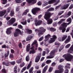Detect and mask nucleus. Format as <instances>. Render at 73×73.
Listing matches in <instances>:
<instances>
[{"label": "nucleus", "instance_id": "nucleus-23", "mask_svg": "<svg viewBox=\"0 0 73 73\" xmlns=\"http://www.w3.org/2000/svg\"><path fill=\"white\" fill-rule=\"evenodd\" d=\"M35 0H26V1L28 2V3H31V2L36 3V2H34L35 1Z\"/></svg>", "mask_w": 73, "mask_h": 73}, {"label": "nucleus", "instance_id": "nucleus-5", "mask_svg": "<svg viewBox=\"0 0 73 73\" xmlns=\"http://www.w3.org/2000/svg\"><path fill=\"white\" fill-rule=\"evenodd\" d=\"M37 43V42L36 40H35L34 42H33L32 44H31V46H32L33 45H35V46H34L30 48V49H35V50H36L37 49V47H38V44H36Z\"/></svg>", "mask_w": 73, "mask_h": 73}, {"label": "nucleus", "instance_id": "nucleus-9", "mask_svg": "<svg viewBox=\"0 0 73 73\" xmlns=\"http://www.w3.org/2000/svg\"><path fill=\"white\" fill-rule=\"evenodd\" d=\"M70 5V3H68L66 4V5H64L62 6L61 7V9H67L69 5Z\"/></svg>", "mask_w": 73, "mask_h": 73}, {"label": "nucleus", "instance_id": "nucleus-63", "mask_svg": "<svg viewBox=\"0 0 73 73\" xmlns=\"http://www.w3.org/2000/svg\"><path fill=\"white\" fill-rule=\"evenodd\" d=\"M41 2L40 1H39L38 3V5H41Z\"/></svg>", "mask_w": 73, "mask_h": 73}, {"label": "nucleus", "instance_id": "nucleus-11", "mask_svg": "<svg viewBox=\"0 0 73 73\" xmlns=\"http://www.w3.org/2000/svg\"><path fill=\"white\" fill-rule=\"evenodd\" d=\"M42 22V21H36L35 22V24L36 26H37V25H41V24Z\"/></svg>", "mask_w": 73, "mask_h": 73}, {"label": "nucleus", "instance_id": "nucleus-10", "mask_svg": "<svg viewBox=\"0 0 73 73\" xmlns=\"http://www.w3.org/2000/svg\"><path fill=\"white\" fill-rule=\"evenodd\" d=\"M13 28L12 27H10L7 29L6 31L7 34V35H10L12 33V31H11V30Z\"/></svg>", "mask_w": 73, "mask_h": 73}, {"label": "nucleus", "instance_id": "nucleus-43", "mask_svg": "<svg viewBox=\"0 0 73 73\" xmlns=\"http://www.w3.org/2000/svg\"><path fill=\"white\" fill-rule=\"evenodd\" d=\"M18 29V30H19V31H18V33H19V34H20V35H23V32H21V31H20V29Z\"/></svg>", "mask_w": 73, "mask_h": 73}, {"label": "nucleus", "instance_id": "nucleus-36", "mask_svg": "<svg viewBox=\"0 0 73 73\" xmlns=\"http://www.w3.org/2000/svg\"><path fill=\"white\" fill-rule=\"evenodd\" d=\"M51 62H52V61L51 60H48L46 62V64H50Z\"/></svg>", "mask_w": 73, "mask_h": 73}, {"label": "nucleus", "instance_id": "nucleus-45", "mask_svg": "<svg viewBox=\"0 0 73 73\" xmlns=\"http://www.w3.org/2000/svg\"><path fill=\"white\" fill-rule=\"evenodd\" d=\"M70 44H67L65 47V48L67 49L68 48H69V47H70Z\"/></svg>", "mask_w": 73, "mask_h": 73}, {"label": "nucleus", "instance_id": "nucleus-25", "mask_svg": "<svg viewBox=\"0 0 73 73\" xmlns=\"http://www.w3.org/2000/svg\"><path fill=\"white\" fill-rule=\"evenodd\" d=\"M9 54V51H7V53H5L4 54V56L5 57H7Z\"/></svg>", "mask_w": 73, "mask_h": 73}, {"label": "nucleus", "instance_id": "nucleus-15", "mask_svg": "<svg viewBox=\"0 0 73 73\" xmlns=\"http://www.w3.org/2000/svg\"><path fill=\"white\" fill-rule=\"evenodd\" d=\"M6 12V10L1 11L0 12V17H2V16H3L5 14Z\"/></svg>", "mask_w": 73, "mask_h": 73}, {"label": "nucleus", "instance_id": "nucleus-19", "mask_svg": "<svg viewBox=\"0 0 73 73\" xmlns=\"http://www.w3.org/2000/svg\"><path fill=\"white\" fill-rule=\"evenodd\" d=\"M56 1V0H51L49 1L48 2V4H53V3H55Z\"/></svg>", "mask_w": 73, "mask_h": 73}, {"label": "nucleus", "instance_id": "nucleus-50", "mask_svg": "<svg viewBox=\"0 0 73 73\" xmlns=\"http://www.w3.org/2000/svg\"><path fill=\"white\" fill-rule=\"evenodd\" d=\"M45 62H43L41 66V67H42V68H43V67L44 66H45Z\"/></svg>", "mask_w": 73, "mask_h": 73}, {"label": "nucleus", "instance_id": "nucleus-44", "mask_svg": "<svg viewBox=\"0 0 73 73\" xmlns=\"http://www.w3.org/2000/svg\"><path fill=\"white\" fill-rule=\"evenodd\" d=\"M53 68L52 67H50L48 70V72H52V70H53Z\"/></svg>", "mask_w": 73, "mask_h": 73}, {"label": "nucleus", "instance_id": "nucleus-30", "mask_svg": "<svg viewBox=\"0 0 73 73\" xmlns=\"http://www.w3.org/2000/svg\"><path fill=\"white\" fill-rule=\"evenodd\" d=\"M54 11V8H53L51 7L47 10V11H48V12H51L52 11Z\"/></svg>", "mask_w": 73, "mask_h": 73}, {"label": "nucleus", "instance_id": "nucleus-52", "mask_svg": "<svg viewBox=\"0 0 73 73\" xmlns=\"http://www.w3.org/2000/svg\"><path fill=\"white\" fill-rule=\"evenodd\" d=\"M19 28V29H22L23 28V26L20 25H18Z\"/></svg>", "mask_w": 73, "mask_h": 73}, {"label": "nucleus", "instance_id": "nucleus-8", "mask_svg": "<svg viewBox=\"0 0 73 73\" xmlns=\"http://www.w3.org/2000/svg\"><path fill=\"white\" fill-rule=\"evenodd\" d=\"M38 11H40V9L36 7L32 10V12L33 15H35L36 14V12Z\"/></svg>", "mask_w": 73, "mask_h": 73}, {"label": "nucleus", "instance_id": "nucleus-51", "mask_svg": "<svg viewBox=\"0 0 73 73\" xmlns=\"http://www.w3.org/2000/svg\"><path fill=\"white\" fill-rule=\"evenodd\" d=\"M9 63H10V64H11V65H15V61H14L11 62H9Z\"/></svg>", "mask_w": 73, "mask_h": 73}, {"label": "nucleus", "instance_id": "nucleus-37", "mask_svg": "<svg viewBox=\"0 0 73 73\" xmlns=\"http://www.w3.org/2000/svg\"><path fill=\"white\" fill-rule=\"evenodd\" d=\"M53 38H53L54 40H55V39L57 38V36H56L55 35H54L52 36Z\"/></svg>", "mask_w": 73, "mask_h": 73}, {"label": "nucleus", "instance_id": "nucleus-42", "mask_svg": "<svg viewBox=\"0 0 73 73\" xmlns=\"http://www.w3.org/2000/svg\"><path fill=\"white\" fill-rule=\"evenodd\" d=\"M9 57L10 58H13V55L10 54L9 55Z\"/></svg>", "mask_w": 73, "mask_h": 73}, {"label": "nucleus", "instance_id": "nucleus-22", "mask_svg": "<svg viewBox=\"0 0 73 73\" xmlns=\"http://www.w3.org/2000/svg\"><path fill=\"white\" fill-rule=\"evenodd\" d=\"M55 40L54 39H53V38H50V40L49 41V44H52V43H53V42H54Z\"/></svg>", "mask_w": 73, "mask_h": 73}, {"label": "nucleus", "instance_id": "nucleus-38", "mask_svg": "<svg viewBox=\"0 0 73 73\" xmlns=\"http://www.w3.org/2000/svg\"><path fill=\"white\" fill-rule=\"evenodd\" d=\"M21 23L22 24H23V25H26V24H27V21H25L21 22Z\"/></svg>", "mask_w": 73, "mask_h": 73}, {"label": "nucleus", "instance_id": "nucleus-13", "mask_svg": "<svg viewBox=\"0 0 73 73\" xmlns=\"http://www.w3.org/2000/svg\"><path fill=\"white\" fill-rule=\"evenodd\" d=\"M19 30H18V29H15V32L14 33V36L15 37H17L19 35V33L18 31Z\"/></svg>", "mask_w": 73, "mask_h": 73}, {"label": "nucleus", "instance_id": "nucleus-26", "mask_svg": "<svg viewBox=\"0 0 73 73\" xmlns=\"http://www.w3.org/2000/svg\"><path fill=\"white\" fill-rule=\"evenodd\" d=\"M26 31L27 32H28V33H29V34H30V33H32V30H30L28 29H26Z\"/></svg>", "mask_w": 73, "mask_h": 73}, {"label": "nucleus", "instance_id": "nucleus-6", "mask_svg": "<svg viewBox=\"0 0 73 73\" xmlns=\"http://www.w3.org/2000/svg\"><path fill=\"white\" fill-rule=\"evenodd\" d=\"M55 52H57V49L55 51L54 50H52L50 53V55L46 57V58L49 59L53 58L54 57Z\"/></svg>", "mask_w": 73, "mask_h": 73}, {"label": "nucleus", "instance_id": "nucleus-28", "mask_svg": "<svg viewBox=\"0 0 73 73\" xmlns=\"http://www.w3.org/2000/svg\"><path fill=\"white\" fill-rule=\"evenodd\" d=\"M67 36L66 35H63V36L62 37V40L64 41L67 38Z\"/></svg>", "mask_w": 73, "mask_h": 73}, {"label": "nucleus", "instance_id": "nucleus-64", "mask_svg": "<svg viewBox=\"0 0 73 73\" xmlns=\"http://www.w3.org/2000/svg\"><path fill=\"white\" fill-rule=\"evenodd\" d=\"M53 19H54V20L55 21L56 20H57L58 19V18H57V17H54Z\"/></svg>", "mask_w": 73, "mask_h": 73}, {"label": "nucleus", "instance_id": "nucleus-47", "mask_svg": "<svg viewBox=\"0 0 73 73\" xmlns=\"http://www.w3.org/2000/svg\"><path fill=\"white\" fill-rule=\"evenodd\" d=\"M2 0V1H3V2L2 3L3 4H6V3H7V0Z\"/></svg>", "mask_w": 73, "mask_h": 73}, {"label": "nucleus", "instance_id": "nucleus-48", "mask_svg": "<svg viewBox=\"0 0 73 73\" xmlns=\"http://www.w3.org/2000/svg\"><path fill=\"white\" fill-rule=\"evenodd\" d=\"M56 63L55 62H53L51 64V66H56Z\"/></svg>", "mask_w": 73, "mask_h": 73}, {"label": "nucleus", "instance_id": "nucleus-1", "mask_svg": "<svg viewBox=\"0 0 73 73\" xmlns=\"http://www.w3.org/2000/svg\"><path fill=\"white\" fill-rule=\"evenodd\" d=\"M67 22H69L68 24L66 23H64L61 25L62 26L59 27V30H62V33H64V32L65 31V30H66L65 28L67 27V25H69V24H70L71 23V22H72V21H71V18H69L67 19Z\"/></svg>", "mask_w": 73, "mask_h": 73}, {"label": "nucleus", "instance_id": "nucleus-31", "mask_svg": "<svg viewBox=\"0 0 73 73\" xmlns=\"http://www.w3.org/2000/svg\"><path fill=\"white\" fill-rule=\"evenodd\" d=\"M31 63H32V61H31L29 64L27 65V69H29V68H30L31 66Z\"/></svg>", "mask_w": 73, "mask_h": 73}, {"label": "nucleus", "instance_id": "nucleus-57", "mask_svg": "<svg viewBox=\"0 0 73 73\" xmlns=\"http://www.w3.org/2000/svg\"><path fill=\"white\" fill-rule=\"evenodd\" d=\"M73 8V4H72L69 7V9H71Z\"/></svg>", "mask_w": 73, "mask_h": 73}, {"label": "nucleus", "instance_id": "nucleus-53", "mask_svg": "<svg viewBox=\"0 0 73 73\" xmlns=\"http://www.w3.org/2000/svg\"><path fill=\"white\" fill-rule=\"evenodd\" d=\"M37 57H38L40 58L41 57V53L40 52L38 54V55L37 56Z\"/></svg>", "mask_w": 73, "mask_h": 73}, {"label": "nucleus", "instance_id": "nucleus-24", "mask_svg": "<svg viewBox=\"0 0 73 73\" xmlns=\"http://www.w3.org/2000/svg\"><path fill=\"white\" fill-rule=\"evenodd\" d=\"M31 38H32V36L29 35L26 38V40L27 41H30V40H31Z\"/></svg>", "mask_w": 73, "mask_h": 73}, {"label": "nucleus", "instance_id": "nucleus-59", "mask_svg": "<svg viewBox=\"0 0 73 73\" xmlns=\"http://www.w3.org/2000/svg\"><path fill=\"white\" fill-rule=\"evenodd\" d=\"M38 50H39L40 52H41L42 51V48L41 47H39L38 48Z\"/></svg>", "mask_w": 73, "mask_h": 73}, {"label": "nucleus", "instance_id": "nucleus-3", "mask_svg": "<svg viewBox=\"0 0 73 73\" xmlns=\"http://www.w3.org/2000/svg\"><path fill=\"white\" fill-rule=\"evenodd\" d=\"M35 32H38V36L39 37L41 36V35H43L44 33L46 31V29H45L43 27H40L39 28V30H38L37 29H36L35 30Z\"/></svg>", "mask_w": 73, "mask_h": 73}, {"label": "nucleus", "instance_id": "nucleus-61", "mask_svg": "<svg viewBox=\"0 0 73 73\" xmlns=\"http://www.w3.org/2000/svg\"><path fill=\"white\" fill-rule=\"evenodd\" d=\"M69 72V70L68 69L66 70H65L64 73H68Z\"/></svg>", "mask_w": 73, "mask_h": 73}, {"label": "nucleus", "instance_id": "nucleus-12", "mask_svg": "<svg viewBox=\"0 0 73 73\" xmlns=\"http://www.w3.org/2000/svg\"><path fill=\"white\" fill-rule=\"evenodd\" d=\"M64 71L63 68H61L60 69V70H56L55 71V73H62Z\"/></svg>", "mask_w": 73, "mask_h": 73}, {"label": "nucleus", "instance_id": "nucleus-60", "mask_svg": "<svg viewBox=\"0 0 73 73\" xmlns=\"http://www.w3.org/2000/svg\"><path fill=\"white\" fill-rule=\"evenodd\" d=\"M46 54V52L45 51H44L42 53V56H44L45 55V54Z\"/></svg>", "mask_w": 73, "mask_h": 73}, {"label": "nucleus", "instance_id": "nucleus-32", "mask_svg": "<svg viewBox=\"0 0 73 73\" xmlns=\"http://www.w3.org/2000/svg\"><path fill=\"white\" fill-rule=\"evenodd\" d=\"M50 31H51V32H54V31H56V29L54 28L51 27L50 28Z\"/></svg>", "mask_w": 73, "mask_h": 73}, {"label": "nucleus", "instance_id": "nucleus-17", "mask_svg": "<svg viewBox=\"0 0 73 73\" xmlns=\"http://www.w3.org/2000/svg\"><path fill=\"white\" fill-rule=\"evenodd\" d=\"M72 14V12L70 11H69L68 12V14L67 15H65V18H67V17H69L70 15H71Z\"/></svg>", "mask_w": 73, "mask_h": 73}, {"label": "nucleus", "instance_id": "nucleus-21", "mask_svg": "<svg viewBox=\"0 0 73 73\" xmlns=\"http://www.w3.org/2000/svg\"><path fill=\"white\" fill-rule=\"evenodd\" d=\"M9 62H3L2 63V64L3 65H4L7 66H9Z\"/></svg>", "mask_w": 73, "mask_h": 73}, {"label": "nucleus", "instance_id": "nucleus-35", "mask_svg": "<svg viewBox=\"0 0 73 73\" xmlns=\"http://www.w3.org/2000/svg\"><path fill=\"white\" fill-rule=\"evenodd\" d=\"M70 41V40H69L67 39L66 40L64 41V43L65 44H68V42H69Z\"/></svg>", "mask_w": 73, "mask_h": 73}, {"label": "nucleus", "instance_id": "nucleus-62", "mask_svg": "<svg viewBox=\"0 0 73 73\" xmlns=\"http://www.w3.org/2000/svg\"><path fill=\"white\" fill-rule=\"evenodd\" d=\"M65 69H70V66H65Z\"/></svg>", "mask_w": 73, "mask_h": 73}, {"label": "nucleus", "instance_id": "nucleus-18", "mask_svg": "<svg viewBox=\"0 0 73 73\" xmlns=\"http://www.w3.org/2000/svg\"><path fill=\"white\" fill-rule=\"evenodd\" d=\"M31 47V45L30 44H29L27 46L26 50L27 52H29L30 50V48Z\"/></svg>", "mask_w": 73, "mask_h": 73}, {"label": "nucleus", "instance_id": "nucleus-58", "mask_svg": "<svg viewBox=\"0 0 73 73\" xmlns=\"http://www.w3.org/2000/svg\"><path fill=\"white\" fill-rule=\"evenodd\" d=\"M64 61V59H60L59 61L60 62H63V61Z\"/></svg>", "mask_w": 73, "mask_h": 73}, {"label": "nucleus", "instance_id": "nucleus-39", "mask_svg": "<svg viewBox=\"0 0 73 73\" xmlns=\"http://www.w3.org/2000/svg\"><path fill=\"white\" fill-rule=\"evenodd\" d=\"M21 60H22V59L21 58L20 59L17 60L16 62L18 64H20L21 63Z\"/></svg>", "mask_w": 73, "mask_h": 73}, {"label": "nucleus", "instance_id": "nucleus-40", "mask_svg": "<svg viewBox=\"0 0 73 73\" xmlns=\"http://www.w3.org/2000/svg\"><path fill=\"white\" fill-rule=\"evenodd\" d=\"M58 40L59 41L61 42V41H64V40H62V38H61V37H59L58 38Z\"/></svg>", "mask_w": 73, "mask_h": 73}, {"label": "nucleus", "instance_id": "nucleus-55", "mask_svg": "<svg viewBox=\"0 0 73 73\" xmlns=\"http://www.w3.org/2000/svg\"><path fill=\"white\" fill-rule=\"evenodd\" d=\"M21 1V0H16L15 1L16 3H21V2L20 1Z\"/></svg>", "mask_w": 73, "mask_h": 73}, {"label": "nucleus", "instance_id": "nucleus-14", "mask_svg": "<svg viewBox=\"0 0 73 73\" xmlns=\"http://www.w3.org/2000/svg\"><path fill=\"white\" fill-rule=\"evenodd\" d=\"M51 36H50V35L49 34H48L47 35L45 36V39L44 40V41L46 42L48 41V40L49 39V37H50Z\"/></svg>", "mask_w": 73, "mask_h": 73}, {"label": "nucleus", "instance_id": "nucleus-2", "mask_svg": "<svg viewBox=\"0 0 73 73\" xmlns=\"http://www.w3.org/2000/svg\"><path fill=\"white\" fill-rule=\"evenodd\" d=\"M53 13L49 12L47 13H46L44 14V17L45 20L47 21V24H51L53 23V20L52 19H49L51 16L53 15Z\"/></svg>", "mask_w": 73, "mask_h": 73}, {"label": "nucleus", "instance_id": "nucleus-16", "mask_svg": "<svg viewBox=\"0 0 73 73\" xmlns=\"http://www.w3.org/2000/svg\"><path fill=\"white\" fill-rule=\"evenodd\" d=\"M48 65H46L43 68V69L42 71V73H45V72H46V71L47 70V69H48Z\"/></svg>", "mask_w": 73, "mask_h": 73}, {"label": "nucleus", "instance_id": "nucleus-56", "mask_svg": "<svg viewBox=\"0 0 73 73\" xmlns=\"http://www.w3.org/2000/svg\"><path fill=\"white\" fill-rule=\"evenodd\" d=\"M11 9V7H9L7 9V13H9Z\"/></svg>", "mask_w": 73, "mask_h": 73}, {"label": "nucleus", "instance_id": "nucleus-41", "mask_svg": "<svg viewBox=\"0 0 73 73\" xmlns=\"http://www.w3.org/2000/svg\"><path fill=\"white\" fill-rule=\"evenodd\" d=\"M29 55H27L26 58V60L27 61H28L29 60Z\"/></svg>", "mask_w": 73, "mask_h": 73}, {"label": "nucleus", "instance_id": "nucleus-33", "mask_svg": "<svg viewBox=\"0 0 73 73\" xmlns=\"http://www.w3.org/2000/svg\"><path fill=\"white\" fill-rule=\"evenodd\" d=\"M33 67H32L29 70V73H33Z\"/></svg>", "mask_w": 73, "mask_h": 73}, {"label": "nucleus", "instance_id": "nucleus-29", "mask_svg": "<svg viewBox=\"0 0 73 73\" xmlns=\"http://www.w3.org/2000/svg\"><path fill=\"white\" fill-rule=\"evenodd\" d=\"M14 14L15 13H14V11L13 10L11 11L10 12V16L11 17H12L14 15Z\"/></svg>", "mask_w": 73, "mask_h": 73}, {"label": "nucleus", "instance_id": "nucleus-20", "mask_svg": "<svg viewBox=\"0 0 73 73\" xmlns=\"http://www.w3.org/2000/svg\"><path fill=\"white\" fill-rule=\"evenodd\" d=\"M35 49L32 50H30L29 52V54H35V53L36 52V51H35Z\"/></svg>", "mask_w": 73, "mask_h": 73}, {"label": "nucleus", "instance_id": "nucleus-46", "mask_svg": "<svg viewBox=\"0 0 73 73\" xmlns=\"http://www.w3.org/2000/svg\"><path fill=\"white\" fill-rule=\"evenodd\" d=\"M54 44L55 45H60V43H59L58 42H55Z\"/></svg>", "mask_w": 73, "mask_h": 73}, {"label": "nucleus", "instance_id": "nucleus-34", "mask_svg": "<svg viewBox=\"0 0 73 73\" xmlns=\"http://www.w3.org/2000/svg\"><path fill=\"white\" fill-rule=\"evenodd\" d=\"M48 2H44L42 5V6L43 7H45V6H46V5H48Z\"/></svg>", "mask_w": 73, "mask_h": 73}, {"label": "nucleus", "instance_id": "nucleus-49", "mask_svg": "<svg viewBox=\"0 0 73 73\" xmlns=\"http://www.w3.org/2000/svg\"><path fill=\"white\" fill-rule=\"evenodd\" d=\"M44 38V36H42V37H40L39 39V41H42V40H43V39Z\"/></svg>", "mask_w": 73, "mask_h": 73}, {"label": "nucleus", "instance_id": "nucleus-54", "mask_svg": "<svg viewBox=\"0 0 73 73\" xmlns=\"http://www.w3.org/2000/svg\"><path fill=\"white\" fill-rule=\"evenodd\" d=\"M61 68H64V66H62L61 65H60L58 66V69H60Z\"/></svg>", "mask_w": 73, "mask_h": 73}, {"label": "nucleus", "instance_id": "nucleus-27", "mask_svg": "<svg viewBox=\"0 0 73 73\" xmlns=\"http://www.w3.org/2000/svg\"><path fill=\"white\" fill-rule=\"evenodd\" d=\"M40 58H39L38 56L36 57V58L35 59V62H38L40 60Z\"/></svg>", "mask_w": 73, "mask_h": 73}, {"label": "nucleus", "instance_id": "nucleus-7", "mask_svg": "<svg viewBox=\"0 0 73 73\" xmlns=\"http://www.w3.org/2000/svg\"><path fill=\"white\" fill-rule=\"evenodd\" d=\"M15 21H16L15 18H12L7 22V24L8 25H12Z\"/></svg>", "mask_w": 73, "mask_h": 73}, {"label": "nucleus", "instance_id": "nucleus-4", "mask_svg": "<svg viewBox=\"0 0 73 73\" xmlns=\"http://www.w3.org/2000/svg\"><path fill=\"white\" fill-rule=\"evenodd\" d=\"M63 57L67 61H71L73 58V56L70 54H66L63 56Z\"/></svg>", "mask_w": 73, "mask_h": 73}]
</instances>
